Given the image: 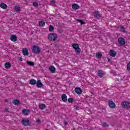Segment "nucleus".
Masks as SVG:
<instances>
[{"instance_id":"1","label":"nucleus","mask_w":130,"mask_h":130,"mask_svg":"<svg viewBox=\"0 0 130 130\" xmlns=\"http://www.w3.org/2000/svg\"><path fill=\"white\" fill-rule=\"evenodd\" d=\"M48 39L51 41H55L57 39V35L51 33L48 35Z\"/></svg>"},{"instance_id":"2","label":"nucleus","mask_w":130,"mask_h":130,"mask_svg":"<svg viewBox=\"0 0 130 130\" xmlns=\"http://www.w3.org/2000/svg\"><path fill=\"white\" fill-rule=\"evenodd\" d=\"M72 47L75 49V51L76 54H80L81 53V48H80V46L78 44H73L72 45Z\"/></svg>"},{"instance_id":"3","label":"nucleus","mask_w":130,"mask_h":130,"mask_svg":"<svg viewBox=\"0 0 130 130\" xmlns=\"http://www.w3.org/2000/svg\"><path fill=\"white\" fill-rule=\"evenodd\" d=\"M31 50L33 53H36V54H39V53H40L41 52L40 47L37 46H33V47H31Z\"/></svg>"},{"instance_id":"4","label":"nucleus","mask_w":130,"mask_h":130,"mask_svg":"<svg viewBox=\"0 0 130 130\" xmlns=\"http://www.w3.org/2000/svg\"><path fill=\"white\" fill-rule=\"evenodd\" d=\"M21 123L25 126H30L31 125V122L30 120L27 119H23L21 121Z\"/></svg>"},{"instance_id":"5","label":"nucleus","mask_w":130,"mask_h":130,"mask_svg":"<svg viewBox=\"0 0 130 130\" xmlns=\"http://www.w3.org/2000/svg\"><path fill=\"white\" fill-rule=\"evenodd\" d=\"M118 40L119 44L121 46H123V45L125 44V40H124V39H123V38H120L118 39Z\"/></svg>"},{"instance_id":"6","label":"nucleus","mask_w":130,"mask_h":130,"mask_svg":"<svg viewBox=\"0 0 130 130\" xmlns=\"http://www.w3.org/2000/svg\"><path fill=\"white\" fill-rule=\"evenodd\" d=\"M122 107H127V108H130V103L129 102H123L121 103Z\"/></svg>"},{"instance_id":"7","label":"nucleus","mask_w":130,"mask_h":130,"mask_svg":"<svg viewBox=\"0 0 130 130\" xmlns=\"http://www.w3.org/2000/svg\"><path fill=\"white\" fill-rule=\"evenodd\" d=\"M109 107L110 108H115L116 105L112 101H109L108 102Z\"/></svg>"},{"instance_id":"8","label":"nucleus","mask_w":130,"mask_h":130,"mask_svg":"<svg viewBox=\"0 0 130 130\" xmlns=\"http://www.w3.org/2000/svg\"><path fill=\"white\" fill-rule=\"evenodd\" d=\"M75 92L78 95H81L82 94V89L80 87H76L75 89Z\"/></svg>"},{"instance_id":"9","label":"nucleus","mask_w":130,"mask_h":130,"mask_svg":"<svg viewBox=\"0 0 130 130\" xmlns=\"http://www.w3.org/2000/svg\"><path fill=\"white\" fill-rule=\"evenodd\" d=\"M109 55L112 57H115V56H116V52H115V51L113 50H111L109 51Z\"/></svg>"},{"instance_id":"10","label":"nucleus","mask_w":130,"mask_h":130,"mask_svg":"<svg viewBox=\"0 0 130 130\" xmlns=\"http://www.w3.org/2000/svg\"><path fill=\"white\" fill-rule=\"evenodd\" d=\"M36 84L37 88H42V87H43V84H42L40 80H38Z\"/></svg>"},{"instance_id":"11","label":"nucleus","mask_w":130,"mask_h":130,"mask_svg":"<svg viewBox=\"0 0 130 130\" xmlns=\"http://www.w3.org/2000/svg\"><path fill=\"white\" fill-rule=\"evenodd\" d=\"M61 99L63 102H67L68 101V96L66 94H62L61 95Z\"/></svg>"},{"instance_id":"12","label":"nucleus","mask_w":130,"mask_h":130,"mask_svg":"<svg viewBox=\"0 0 130 130\" xmlns=\"http://www.w3.org/2000/svg\"><path fill=\"white\" fill-rule=\"evenodd\" d=\"M10 40L13 41V42H16L18 40V38L16 37V35H12L10 37Z\"/></svg>"},{"instance_id":"13","label":"nucleus","mask_w":130,"mask_h":130,"mask_svg":"<svg viewBox=\"0 0 130 130\" xmlns=\"http://www.w3.org/2000/svg\"><path fill=\"white\" fill-rule=\"evenodd\" d=\"M22 53L23 55H28L29 52H28V49L25 48L22 49Z\"/></svg>"},{"instance_id":"14","label":"nucleus","mask_w":130,"mask_h":130,"mask_svg":"<svg viewBox=\"0 0 130 130\" xmlns=\"http://www.w3.org/2000/svg\"><path fill=\"white\" fill-rule=\"evenodd\" d=\"M22 113L24 115H28L30 114V110H27L24 109L22 111Z\"/></svg>"},{"instance_id":"15","label":"nucleus","mask_w":130,"mask_h":130,"mask_svg":"<svg viewBox=\"0 0 130 130\" xmlns=\"http://www.w3.org/2000/svg\"><path fill=\"white\" fill-rule=\"evenodd\" d=\"M13 104H14V105H19L21 103L20 101L18 99H15L12 102Z\"/></svg>"},{"instance_id":"16","label":"nucleus","mask_w":130,"mask_h":130,"mask_svg":"<svg viewBox=\"0 0 130 130\" xmlns=\"http://www.w3.org/2000/svg\"><path fill=\"white\" fill-rule=\"evenodd\" d=\"M98 77H100V78H102L104 76V73H103V71L102 70H100L98 72Z\"/></svg>"},{"instance_id":"17","label":"nucleus","mask_w":130,"mask_h":130,"mask_svg":"<svg viewBox=\"0 0 130 130\" xmlns=\"http://www.w3.org/2000/svg\"><path fill=\"white\" fill-rule=\"evenodd\" d=\"M37 83V81L35 79H31L29 81V84L30 85H32V86L36 85Z\"/></svg>"},{"instance_id":"18","label":"nucleus","mask_w":130,"mask_h":130,"mask_svg":"<svg viewBox=\"0 0 130 130\" xmlns=\"http://www.w3.org/2000/svg\"><path fill=\"white\" fill-rule=\"evenodd\" d=\"M49 70L51 72V73H52V74H54L55 73V67L53 66H50L49 67Z\"/></svg>"},{"instance_id":"19","label":"nucleus","mask_w":130,"mask_h":130,"mask_svg":"<svg viewBox=\"0 0 130 130\" xmlns=\"http://www.w3.org/2000/svg\"><path fill=\"white\" fill-rule=\"evenodd\" d=\"M0 7L2 9H4V10H6L8 8V6L5 3L1 4Z\"/></svg>"},{"instance_id":"20","label":"nucleus","mask_w":130,"mask_h":130,"mask_svg":"<svg viewBox=\"0 0 130 130\" xmlns=\"http://www.w3.org/2000/svg\"><path fill=\"white\" fill-rule=\"evenodd\" d=\"M39 108L40 109H41L42 110H43V109H45V108H46V105L44 104H42L41 105H39Z\"/></svg>"},{"instance_id":"21","label":"nucleus","mask_w":130,"mask_h":130,"mask_svg":"<svg viewBox=\"0 0 130 130\" xmlns=\"http://www.w3.org/2000/svg\"><path fill=\"white\" fill-rule=\"evenodd\" d=\"M11 66H12L11 63L8 62L5 64V69H10L11 68Z\"/></svg>"},{"instance_id":"22","label":"nucleus","mask_w":130,"mask_h":130,"mask_svg":"<svg viewBox=\"0 0 130 130\" xmlns=\"http://www.w3.org/2000/svg\"><path fill=\"white\" fill-rule=\"evenodd\" d=\"M94 18H100V17H101V16H100V14H99V11H95V14H94Z\"/></svg>"},{"instance_id":"23","label":"nucleus","mask_w":130,"mask_h":130,"mask_svg":"<svg viewBox=\"0 0 130 130\" xmlns=\"http://www.w3.org/2000/svg\"><path fill=\"white\" fill-rule=\"evenodd\" d=\"M95 56L98 58H101V57H102V53H101V52L96 53Z\"/></svg>"},{"instance_id":"24","label":"nucleus","mask_w":130,"mask_h":130,"mask_svg":"<svg viewBox=\"0 0 130 130\" xmlns=\"http://www.w3.org/2000/svg\"><path fill=\"white\" fill-rule=\"evenodd\" d=\"M72 8L74 9V10H78V9H79V5L78 4H73L72 5Z\"/></svg>"},{"instance_id":"25","label":"nucleus","mask_w":130,"mask_h":130,"mask_svg":"<svg viewBox=\"0 0 130 130\" xmlns=\"http://www.w3.org/2000/svg\"><path fill=\"white\" fill-rule=\"evenodd\" d=\"M27 63L28 66H30V67H34V62H32L31 61H27Z\"/></svg>"},{"instance_id":"26","label":"nucleus","mask_w":130,"mask_h":130,"mask_svg":"<svg viewBox=\"0 0 130 130\" xmlns=\"http://www.w3.org/2000/svg\"><path fill=\"white\" fill-rule=\"evenodd\" d=\"M39 26L40 27H43L45 26V22L44 21H40L39 23Z\"/></svg>"},{"instance_id":"27","label":"nucleus","mask_w":130,"mask_h":130,"mask_svg":"<svg viewBox=\"0 0 130 130\" xmlns=\"http://www.w3.org/2000/svg\"><path fill=\"white\" fill-rule=\"evenodd\" d=\"M14 11H15V12H20L21 11V9L19 6H15L14 8Z\"/></svg>"},{"instance_id":"28","label":"nucleus","mask_w":130,"mask_h":130,"mask_svg":"<svg viewBox=\"0 0 130 130\" xmlns=\"http://www.w3.org/2000/svg\"><path fill=\"white\" fill-rule=\"evenodd\" d=\"M54 30V27L52 25H50L49 28V31L50 32H53Z\"/></svg>"},{"instance_id":"29","label":"nucleus","mask_w":130,"mask_h":130,"mask_svg":"<svg viewBox=\"0 0 130 130\" xmlns=\"http://www.w3.org/2000/svg\"><path fill=\"white\" fill-rule=\"evenodd\" d=\"M77 22H79L80 23H81V25H84L86 24V22H84V21L81 20V19H77Z\"/></svg>"},{"instance_id":"30","label":"nucleus","mask_w":130,"mask_h":130,"mask_svg":"<svg viewBox=\"0 0 130 130\" xmlns=\"http://www.w3.org/2000/svg\"><path fill=\"white\" fill-rule=\"evenodd\" d=\"M32 6H34V7H35V8H37V7L39 6V4H38V3L37 2H34L32 4Z\"/></svg>"},{"instance_id":"31","label":"nucleus","mask_w":130,"mask_h":130,"mask_svg":"<svg viewBox=\"0 0 130 130\" xmlns=\"http://www.w3.org/2000/svg\"><path fill=\"white\" fill-rule=\"evenodd\" d=\"M103 126H104V127H108V126H109V125L106 122H104L103 123Z\"/></svg>"},{"instance_id":"32","label":"nucleus","mask_w":130,"mask_h":130,"mask_svg":"<svg viewBox=\"0 0 130 130\" xmlns=\"http://www.w3.org/2000/svg\"><path fill=\"white\" fill-rule=\"evenodd\" d=\"M119 28H121L122 29L123 32L124 33L125 32V27H123L122 25H120L119 26Z\"/></svg>"},{"instance_id":"33","label":"nucleus","mask_w":130,"mask_h":130,"mask_svg":"<svg viewBox=\"0 0 130 130\" xmlns=\"http://www.w3.org/2000/svg\"><path fill=\"white\" fill-rule=\"evenodd\" d=\"M68 102H69V103H73L74 102V100L73 98H70L68 99Z\"/></svg>"},{"instance_id":"34","label":"nucleus","mask_w":130,"mask_h":130,"mask_svg":"<svg viewBox=\"0 0 130 130\" xmlns=\"http://www.w3.org/2000/svg\"><path fill=\"white\" fill-rule=\"evenodd\" d=\"M50 3L51 4V5H53L54 6H55L56 2L55 0L51 1Z\"/></svg>"},{"instance_id":"35","label":"nucleus","mask_w":130,"mask_h":130,"mask_svg":"<svg viewBox=\"0 0 130 130\" xmlns=\"http://www.w3.org/2000/svg\"><path fill=\"white\" fill-rule=\"evenodd\" d=\"M127 71H130V62L127 63Z\"/></svg>"},{"instance_id":"36","label":"nucleus","mask_w":130,"mask_h":130,"mask_svg":"<svg viewBox=\"0 0 130 130\" xmlns=\"http://www.w3.org/2000/svg\"><path fill=\"white\" fill-rule=\"evenodd\" d=\"M63 123L64 125H68V122H67V120H64Z\"/></svg>"},{"instance_id":"37","label":"nucleus","mask_w":130,"mask_h":130,"mask_svg":"<svg viewBox=\"0 0 130 130\" xmlns=\"http://www.w3.org/2000/svg\"><path fill=\"white\" fill-rule=\"evenodd\" d=\"M75 109H76V110H79L80 109V107L79 106H76L75 107Z\"/></svg>"},{"instance_id":"38","label":"nucleus","mask_w":130,"mask_h":130,"mask_svg":"<svg viewBox=\"0 0 130 130\" xmlns=\"http://www.w3.org/2000/svg\"><path fill=\"white\" fill-rule=\"evenodd\" d=\"M37 123H40V122H41V120H40V119H38L37 120Z\"/></svg>"},{"instance_id":"39","label":"nucleus","mask_w":130,"mask_h":130,"mask_svg":"<svg viewBox=\"0 0 130 130\" xmlns=\"http://www.w3.org/2000/svg\"><path fill=\"white\" fill-rule=\"evenodd\" d=\"M18 60H20V61H23V58H21V57H19L18 58Z\"/></svg>"},{"instance_id":"40","label":"nucleus","mask_w":130,"mask_h":130,"mask_svg":"<svg viewBox=\"0 0 130 130\" xmlns=\"http://www.w3.org/2000/svg\"><path fill=\"white\" fill-rule=\"evenodd\" d=\"M108 61L109 62H111V60L110 59V58H108Z\"/></svg>"},{"instance_id":"41","label":"nucleus","mask_w":130,"mask_h":130,"mask_svg":"<svg viewBox=\"0 0 130 130\" xmlns=\"http://www.w3.org/2000/svg\"><path fill=\"white\" fill-rule=\"evenodd\" d=\"M88 111H89L90 113H92V111H91L90 109H89V110H88Z\"/></svg>"},{"instance_id":"42","label":"nucleus","mask_w":130,"mask_h":130,"mask_svg":"<svg viewBox=\"0 0 130 130\" xmlns=\"http://www.w3.org/2000/svg\"><path fill=\"white\" fill-rule=\"evenodd\" d=\"M5 103H8V102H9V101H8V100H5Z\"/></svg>"},{"instance_id":"43","label":"nucleus","mask_w":130,"mask_h":130,"mask_svg":"<svg viewBox=\"0 0 130 130\" xmlns=\"http://www.w3.org/2000/svg\"><path fill=\"white\" fill-rule=\"evenodd\" d=\"M6 111H8V109H6Z\"/></svg>"}]
</instances>
